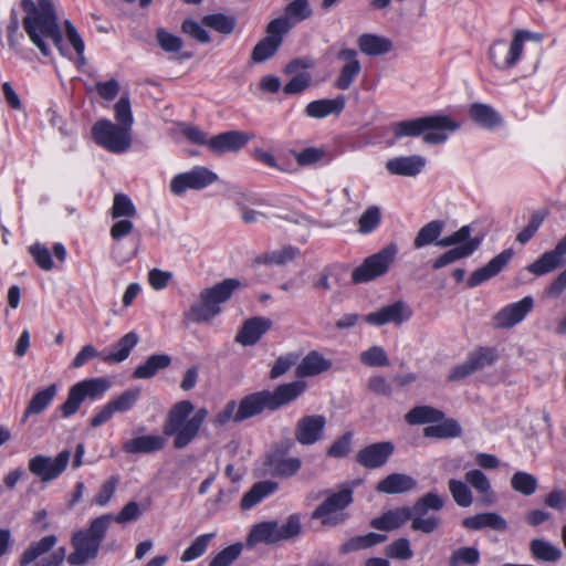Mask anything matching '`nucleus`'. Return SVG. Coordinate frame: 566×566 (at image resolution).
<instances>
[{
	"label": "nucleus",
	"mask_w": 566,
	"mask_h": 566,
	"mask_svg": "<svg viewBox=\"0 0 566 566\" xmlns=\"http://www.w3.org/2000/svg\"><path fill=\"white\" fill-rule=\"evenodd\" d=\"M444 506V500L434 492H428L419 497L411 509L399 507L389 510L379 517L370 521V526L379 531H394L411 520L413 531L426 534L433 533L440 527L441 521L436 515L427 516L429 510L440 511Z\"/></svg>",
	"instance_id": "nucleus-1"
},
{
	"label": "nucleus",
	"mask_w": 566,
	"mask_h": 566,
	"mask_svg": "<svg viewBox=\"0 0 566 566\" xmlns=\"http://www.w3.org/2000/svg\"><path fill=\"white\" fill-rule=\"evenodd\" d=\"M21 8L25 12L22 20L23 29L41 54L50 55L48 41L64 54L63 35L51 0H22Z\"/></svg>",
	"instance_id": "nucleus-2"
},
{
	"label": "nucleus",
	"mask_w": 566,
	"mask_h": 566,
	"mask_svg": "<svg viewBox=\"0 0 566 566\" xmlns=\"http://www.w3.org/2000/svg\"><path fill=\"white\" fill-rule=\"evenodd\" d=\"M305 382L280 385L273 391L261 390L243 397L237 409L235 422L244 421L265 410L274 411L295 400L305 390Z\"/></svg>",
	"instance_id": "nucleus-3"
},
{
	"label": "nucleus",
	"mask_w": 566,
	"mask_h": 566,
	"mask_svg": "<svg viewBox=\"0 0 566 566\" xmlns=\"http://www.w3.org/2000/svg\"><path fill=\"white\" fill-rule=\"evenodd\" d=\"M460 128V123L446 115L423 116L394 123L391 126L395 138L418 137L423 134L427 144H442L449 133Z\"/></svg>",
	"instance_id": "nucleus-4"
},
{
	"label": "nucleus",
	"mask_w": 566,
	"mask_h": 566,
	"mask_svg": "<svg viewBox=\"0 0 566 566\" xmlns=\"http://www.w3.org/2000/svg\"><path fill=\"white\" fill-rule=\"evenodd\" d=\"M193 405L189 400H182L172 406L168 413L164 432L174 436V447L182 449L187 447L198 434L205 422L208 411L206 408L198 409L191 418Z\"/></svg>",
	"instance_id": "nucleus-5"
},
{
	"label": "nucleus",
	"mask_w": 566,
	"mask_h": 566,
	"mask_svg": "<svg viewBox=\"0 0 566 566\" xmlns=\"http://www.w3.org/2000/svg\"><path fill=\"white\" fill-rule=\"evenodd\" d=\"M112 520L111 514L101 515L91 522L87 530L73 534L71 544L74 551L67 557L69 564L81 566L97 556Z\"/></svg>",
	"instance_id": "nucleus-6"
},
{
	"label": "nucleus",
	"mask_w": 566,
	"mask_h": 566,
	"mask_svg": "<svg viewBox=\"0 0 566 566\" xmlns=\"http://www.w3.org/2000/svg\"><path fill=\"white\" fill-rule=\"evenodd\" d=\"M241 286L237 279H226L212 287L200 292L199 302L191 305L188 317L196 323L208 322L220 312V304L227 302L233 292Z\"/></svg>",
	"instance_id": "nucleus-7"
},
{
	"label": "nucleus",
	"mask_w": 566,
	"mask_h": 566,
	"mask_svg": "<svg viewBox=\"0 0 566 566\" xmlns=\"http://www.w3.org/2000/svg\"><path fill=\"white\" fill-rule=\"evenodd\" d=\"M533 39L534 34L532 32L527 30H515L510 42L504 39H499L490 44L488 59L499 71L511 70L520 62L524 52L525 41Z\"/></svg>",
	"instance_id": "nucleus-8"
},
{
	"label": "nucleus",
	"mask_w": 566,
	"mask_h": 566,
	"mask_svg": "<svg viewBox=\"0 0 566 566\" xmlns=\"http://www.w3.org/2000/svg\"><path fill=\"white\" fill-rule=\"evenodd\" d=\"M111 388V381L105 377L84 379L73 385L66 400L61 405L62 417L73 416L85 399L97 400Z\"/></svg>",
	"instance_id": "nucleus-9"
},
{
	"label": "nucleus",
	"mask_w": 566,
	"mask_h": 566,
	"mask_svg": "<svg viewBox=\"0 0 566 566\" xmlns=\"http://www.w3.org/2000/svg\"><path fill=\"white\" fill-rule=\"evenodd\" d=\"M326 499L313 511L312 518L324 526H336L348 518L346 507L353 502V491L343 488L337 492L326 491Z\"/></svg>",
	"instance_id": "nucleus-10"
},
{
	"label": "nucleus",
	"mask_w": 566,
	"mask_h": 566,
	"mask_svg": "<svg viewBox=\"0 0 566 566\" xmlns=\"http://www.w3.org/2000/svg\"><path fill=\"white\" fill-rule=\"evenodd\" d=\"M92 137L97 145L114 154H123L132 145V130L105 118L93 125Z\"/></svg>",
	"instance_id": "nucleus-11"
},
{
	"label": "nucleus",
	"mask_w": 566,
	"mask_h": 566,
	"mask_svg": "<svg viewBox=\"0 0 566 566\" xmlns=\"http://www.w3.org/2000/svg\"><path fill=\"white\" fill-rule=\"evenodd\" d=\"M397 252V245L390 243L379 252L366 258L364 262L353 271L352 281L354 283H364L386 274L394 263Z\"/></svg>",
	"instance_id": "nucleus-12"
},
{
	"label": "nucleus",
	"mask_w": 566,
	"mask_h": 566,
	"mask_svg": "<svg viewBox=\"0 0 566 566\" xmlns=\"http://www.w3.org/2000/svg\"><path fill=\"white\" fill-rule=\"evenodd\" d=\"M443 228L444 222L442 220H432L428 222L418 231L413 240V247L416 249H421L431 243H436L438 247L447 248L460 244L467 241L471 235V227L463 226L452 234L438 240Z\"/></svg>",
	"instance_id": "nucleus-13"
},
{
	"label": "nucleus",
	"mask_w": 566,
	"mask_h": 566,
	"mask_svg": "<svg viewBox=\"0 0 566 566\" xmlns=\"http://www.w3.org/2000/svg\"><path fill=\"white\" fill-rule=\"evenodd\" d=\"M219 179L218 175L205 166H195L192 169L176 175L170 181V191L182 196L187 190L205 189Z\"/></svg>",
	"instance_id": "nucleus-14"
},
{
	"label": "nucleus",
	"mask_w": 566,
	"mask_h": 566,
	"mask_svg": "<svg viewBox=\"0 0 566 566\" xmlns=\"http://www.w3.org/2000/svg\"><path fill=\"white\" fill-rule=\"evenodd\" d=\"M70 457L69 450L61 451L55 458L38 454L29 460L28 468L42 482H49L56 479L65 470Z\"/></svg>",
	"instance_id": "nucleus-15"
},
{
	"label": "nucleus",
	"mask_w": 566,
	"mask_h": 566,
	"mask_svg": "<svg viewBox=\"0 0 566 566\" xmlns=\"http://www.w3.org/2000/svg\"><path fill=\"white\" fill-rule=\"evenodd\" d=\"M293 446L294 442L287 439L269 455L268 463L274 475L292 478L300 471L302 467L301 459L297 457H285Z\"/></svg>",
	"instance_id": "nucleus-16"
},
{
	"label": "nucleus",
	"mask_w": 566,
	"mask_h": 566,
	"mask_svg": "<svg viewBox=\"0 0 566 566\" xmlns=\"http://www.w3.org/2000/svg\"><path fill=\"white\" fill-rule=\"evenodd\" d=\"M566 234L558 241L553 250L545 251L537 260L530 263L526 270L535 276L546 275L565 263Z\"/></svg>",
	"instance_id": "nucleus-17"
},
{
	"label": "nucleus",
	"mask_w": 566,
	"mask_h": 566,
	"mask_svg": "<svg viewBox=\"0 0 566 566\" xmlns=\"http://www.w3.org/2000/svg\"><path fill=\"white\" fill-rule=\"evenodd\" d=\"M534 300L532 296H525L522 300L507 304L501 308L493 317L496 328H511L521 323L532 311Z\"/></svg>",
	"instance_id": "nucleus-18"
},
{
	"label": "nucleus",
	"mask_w": 566,
	"mask_h": 566,
	"mask_svg": "<svg viewBox=\"0 0 566 566\" xmlns=\"http://www.w3.org/2000/svg\"><path fill=\"white\" fill-rule=\"evenodd\" d=\"M337 59L343 63L333 85L337 90H348L361 71L358 53L354 49H342L337 52Z\"/></svg>",
	"instance_id": "nucleus-19"
},
{
	"label": "nucleus",
	"mask_w": 566,
	"mask_h": 566,
	"mask_svg": "<svg viewBox=\"0 0 566 566\" xmlns=\"http://www.w3.org/2000/svg\"><path fill=\"white\" fill-rule=\"evenodd\" d=\"M326 418L322 415L305 416L297 420L295 440L302 446H312L323 438Z\"/></svg>",
	"instance_id": "nucleus-20"
},
{
	"label": "nucleus",
	"mask_w": 566,
	"mask_h": 566,
	"mask_svg": "<svg viewBox=\"0 0 566 566\" xmlns=\"http://www.w3.org/2000/svg\"><path fill=\"white\" fill-rule=\"evenodd\" d=\"M411 310L402 302L397 301L392 304L386 305L376 312L367 314L364 319L366 323L374 326H382L386 324L399 325L411 317Z\"/></svg>",
	"instance_id": "nucleus-21"
},
{
	"label": "nucleus",
	"mask_w": 566,
	"mask_h": 566,
	"mask_svg": "<svg viewBox=\"0 0 566 566\" xmlns=\"http://www.w3.org/2000/svg\"><path fill=\"white\" fill-rule=\"evenodd\" d=\"M252 136L242 130H229L209 139V150L214 155H223L226 153H237L244 147Z\"/></svg>",
	"instance_id": "nucleus-22"
},
{
	"label": "nucleus",
	"mask_w": 566,
	"mask_h": 566,
	"mask_svg": "<svg viewBox=\"0 0 566 566\" xmlns=\"http://www.w3.org/2000/svg\"><path fill=\"white\" fill-rule=\"evenodd\" d=\"M514 252L512 249H505L500 254L490 260L484 266L472 272L467 281L469 287H475L489 279L497 275L511 261Z\"/></svg>",
	"instance_id": "nucleus-23"
},
{
	"label": "nucleus",
	"mask_w": 566,
	"mask_h": 566,
	"mask_svg": "<svg viewBox=\"0 0 566 566\" xmlns=\"http://www.w3.org/2000/svg\"><path fill=\"white\" fill-rule=\"evenodd\" d=\"M273 323L264 316L248 318L235 335V342L242 346H253L271 329Z\"/></svg>",
	"instance_id": "nucleus-24"
},
{
	"label": "nucleus",
	"mask_w": 566,
	"mask_h": 566,
	"mask_svg": "<svg viewBox=\"0 0 566 566\" xmlns=\"http://www.w3.org/2000/svg\"><path fill=\"white\" fill-rule=\"evenodd\" d=\"M394 450V444L389 441L373 443L361 449L357 453L356 460L367 469L380 468L387 462Z\"/></svg>",
	"instance_id": "nucleus-25"
},
{
	"label": "nucleus",
	"mask_w": 566,
	"mask_h": 566,
	"mask_svg": "<svg viewBox=\"0 0 566 566\" xmlns=\"http://www.w3.org/2000/svg\"><path fill=\"white\" fill-rule=\"evenodd\" d=\"M481 242H482L481 238H476V237L471 238L470 237L467 241H464L460 244H457L458 247L448 250L447 252L441 254L439 258H437L432 262V268L434 270H439V269H442L449 264H452L461 259L469 258L470 255L473 254V252L475 250H478Z\"/></svg>",
	"instance_id": "nucleus-26"
},
{
	"label": "nucleus",
	"mask_w": 566,
	"mask_h": 566,
	"mask_svg": "<svg viewBox=\"0 0 566 566\" xmlns=\"http://www.w3.org/2000/svg\"><path fill=\"white\" fill-rule=\"evenodd\" d=\"M462 526L471 531L491 528L496 532H505L509 524L504 517L496 512L479 513L462 520Z\"/></svg>",
	"instance_id": "nucleus-27"
},
{
	"label": "nucleus",
	"mask_w": 566,
	"mask_h": 566,
	"mask_svg": "<svg viewBox=\"0 0 566 566\" xmlns=\"http://www.w3.org/2000/svg\"><path fill=\"white\" fill-rule=\"evenodd\" d=\"M426 166V159L419 155L400 156L389 159L386 169L392 175L417 176Z\"/></svg>",
	"instance_id": "nucleus-28"
},
{
	"label": "nucleus",
	"mask_w": 566,
	"mask_h": 566,
	"mask_svg": "<svg viewBox=\"0 0 566 566\" xmlns=\"http://www.w3.org/2000/svg\"><path fill=\"white\" fill-rule=\"evenodd\" d=\"M346 104V98L338 95L335 98H322L308 103L305 107L306 116L311 118H324L328 115H339Z\"/></svg>",
	"instance_id": "nucleus-29"
},
{
	"label": "nucleus",
	"mask_w": 566,
	"mask_h": 566,
	"mask_svg": "<svg viewBox=\"0 0 566 566\" xmlns=\"http://www.w3.org/2000/svg\"><path fill=\"white\" fill-rule=\"evenodd\" d=\"M333 366L331 359L325 358L323 354L317 350L307 353L296 367V375L298 377H311L329 370Z\"/></svg>",
	"instance_id": "nucleus-30"
},
{
	"label": "nucleus",
	"mask_w": 566,
	"mask_h": 566,
	"mask_svg": "<svg viewBox=\"0 0 566 566\" xmlns=\"http://www.w3.org/2000/svg\"><path fill=\"white\" fill-rule=\"evenodd\" d=\"M165 444L166 440L161 436L149 434L125 441L123 450L129 454L151 453L161 450Z\"/></svg>",
	"instance_id": "nucleus-31"
},
{
	"label": "nucleus",
	"mask_w": 566,
	"mask_h": 566,
	"mask_svg": "<svg viewBox=\"0 0 566 566\" xmlns=\"http://www.w3.org/2000/svg\"><path fill=\"white\" fill-rule=\"evenodd\" d=\"M417 481L407 474L392 473L378 482L376 491L386 494L405 493L413 490Z\"/></svg>",
	"instance_id": "nucleus-32"
},
{
	"label": "nucleus",
	"mask_w": 566,
	"mask_h": 566,
	"mask_svg": "<svg viewBox=\"0 0 566 566\" xmlns=\"http://www.w3.org/2000/svg\"><path fill=\"white\" fill-rule=\"evenodd\" d=\"M468 113L470 118L483 128L492 129L502 124L501 115L489 104L473 103Z\"/></svg>",
	"instance_id": "nucleus-33"
},
{
	"label": "nucleus",
	"mask_w": 566,
	"mask_h": 566,
	"mask_svg": "<svg viewBox=\"0 0 566 566\" xmlns=\"http://www.w3.org/2000/svg\"><path fill=\"white\" fill-rule=\"evenodd\" d=\"M279 488V484L271 480L260 481L243 494L240 506L242 510H250L259 504L263 499L273 494Z\"/></svg>",
	"instance_id": "nucleus-34"
},
{
	"label": "nucleus",
	"mask_w": 566,
	"mask_h": 566,
	"mask_svg": "<svg viewBox=\"0 0 566 566\" xmlns=\"http://www.w3.org/2000/svg\"><path fill=\"white\" fill-rule=\"evenodd\" d=\"M57 387L52 384L44 389L36 391L29 401L22 416V423L27 422L29 416L43 412L56 396Z\"/></svg>",
	"instance_id": "nucleus-35"
},
{
	"label": "nucleus",
	"mask_w": 566,
	"mask_h": 566,
	"mask_svg": "<svg viewBox=\"0 0 566 566\" xmlns=\"http://www.w3.org/2000/svg\"><path fill=\"white\" fill-rule=\"evenodd\" d=\"M357 44L364 54L371 56L386 54L392 49V43L388 38L371 33L361 34Z\"/></svg>",
	"instance_id": "nucleus-36"
},
{
	"label": "nucleus",
	"mask_w": 566,
	"mask_h": 566,
	"mask_svg": "<svg viewBox=\"0 0 566 566\" xmlns=\"http://www.w3.org/2000/svg\"><path fill=\"white\" fill-rule=\"evenodd\" d=\"M277 522H262L254 525L248 536L247 545L253 547L259 543L274 544L280 542Z\"/></svg>",
	"instance_id": "nucleus-37"
},
{
	"label": "nucleus",
	"mask_w": 566,
	"mask_h": 566,
	"mask_svg": "<svg viewBox=\"0 0 566 566\" xmlns=\"http://www.w3.org/2000/svg\"><path fill=\"white\" fill-rule=\"evenodd\" d=\"M170 363L171 358L166 354L151 355L144 364L136 367L133 377L136 379H149L158 371L166 369Z\"/></svg>",
	"instance_id": "nucleus-38"
},
{
	"label": "nucleus",
	"mask_w": 566,
	"mask_h": 566,
	"mask_svg": "<svg viewBox=\"0 0 566 566\" xmlns=\"http://www.w3.org/2000/svg\"><path fill=\"white\" fill-rule=\"evenodd\" d=\"M139 336L135 332L125 334L116 344L115 349L102 357L105 363L118 364L124 361L132 349L138 344Z\"/></svg>",
	"instance_id": "nucleus-39"
},
{
	"label": "nucleus",
	"mask_w": 566,
	"mask_h": 566,
	"mask_svg": "<svg viewBox=\"0 0 566 566\" xmlns=\"http://www.w3.org/2000/svg\"><path fill=\"white\" fill-rule=\"evenodd\" d=\"M56 544L54 535H48L40 541L32 543L20 556V566H28L41 555L48 553Z\"/></svg>",
	"instance_id": "nucleus-40"
},
{
	"label": "nucleus",
	"mask_w": 566,
	"mask_h": 566,
	"mask_svg": "<svg viewBox=\"0 0 566 566\" xmlns=\"http://www.w3.org/2000/svg\"><path fill=\"white\" fill-rule=\"evenodd\" d=\"M56 544L54 535H48L40 541L32 543L20 556V566H28L41 555L48 553Z\"/></svg>",
	"instance_id": "nucleus-41"
},
{
	"label": "nucleus",
	"mask_w": 566,
	"mask_h": 566,
	"mask_svg": "<svg viewBox=\"0 0 566 566\" xmlns=\"http://www.w3.org/2000/svg\"><path fill=\"white\" fill-rule=\"evenodd\" d=\"M465 482L470 484L486 503L494 501V492L490 480L481 470L473 469L468 471L465 473Z\"/></svg>",
	"instance_id": "nucleus-42"
},
{
	"label": "nucleus",
	"mask_w": 566,
	"mask_h": 566,
	"mask_svg": "<svg viewBox=\"0 0 566 566\" xmlns=\"http://www.w3.org/2000/svg\"><path fill=\"white\" fill-rule=\"evenodd\" d=\"M530 551L536 559L543 562H557L562 557V551L544 539H532Z\"/></svg>",
	"instance_id": "nucleus-43"
},
{
	"label": "nucleus",
	"mask_w": 566,
	"mask_h": 566,
	"mask_svg": "<svg viewBox=\"0 0 566 566\" xmlns=\"http://www.w3.org/2000/svg\"><path fill=\"white\" fill-rule=\"evenodd\" d=\"M387 536L378 533H368L350 538L340 546V552L346 554L354 551L365 549L374 545L384 543Z\"/></svg>",
	"instance_id": "nucleus-44"
},
{
	"label": "nucleus",
	"mask_w": 566,
	"mask_h": 566,
	"mask_svg": "<svg viewBox=\"0 0 566 566\" xmlns=\"http://www.w3.org/2000/svg\"><path fill=\"white\" fill-rule=\"evenodd\" d=\"M283 39L265 36L256 43L251 53V60L254 63H262L273 56L280 48Z\"/></svg>",
	"instance_id": "nucleus-45"
},
{
	"label": "nucleus",
	"mask_w": 566,
	"mask_h": 566,
	"mask_svg": "<svg viewBox=\"0 0 566 566\" xmlns=\"http://www.w3.org/2000/svg\"><path fill=\"white\" fill-rule=\"evenodd\" d=\"M137 216V209L132 199L125 193H116L111 208L113 219H130Z\"/></svg>",
	"instance_id": "nucleus-46"
},
{
	"label": "nucleus",
	"mask_w": 566,
	"mask_h": 566,
	"mask_svg": "<svg viewBox=\"0 0 566 566\" xmlns=\"http://www.w3.org/2000/svg\"><path fill=\"white\" fill-rule=\"evenodd\" d=\"M449 492L460 507H469L473 503V494L468 483L457 479L448 481Z\"/></svg>",
	"instance_id": "nucleus-47"
},
{
	"label": "nucleus",
	"mask_w": 566,
	"mask_h": 566,
	"mask_svg": "<svg viewBox=\"0 0 566 566\" xmlns=\"http://www.w3.org/2000/svg\"><path fill=\"white\" fill-rule=\"evenodd\" d=\"M480 563V552L476 547L464 546L453 551L449 566H476Z\"/></svg>",
	"instance_id": "nucleus-48"
},
{
	"label": "nucleus",
	"mask_w": 566,
	"mask_h": 566,
	"mask_svg": "<svg viewBox=\"0 0 566 566\" xmlns=\"http://www.w3.org/2000/svg\"><path fill=\"white\" fill-rule=\"evenodd\" d=\"M443 413L432 407L419 406L412 408L406 415V421L410 424H420L427 422H434L442 419Z\"/></svg>",
	"instance_id": "nucleus-49"
},
{
	"label": "nucleus",
	"mask_w": 566,
	"mask_h": 566,
	"mask_svg": "<svg viewBox=\"0 0 566 566\" xmlns=\"http://www.w3.org/2000/svg\"><path fill=\"white\" fill-rule=\"evenodd\" d=\"M214 536L216 533H207L196 537L190 546L184 551L180 556V560L188 563L201 557L207 552V548Z\"/></svg>",
	"instance_id": "nucleus-50"
},
{
	"label": "nucleus",
	"mask_w": 566,
	"mask_h": 566,
	"mask_svg": "<svg viewBox=\"0 0 566 566\" xmlns=\"http://www.w3.org/2000/svg\"><path fill=\"white\" fill-rule=\"evenodd\" d=\"M511 486L514 491L530 496L536 492L537 479L531 473L517 471L511 478Z\"/></svg>",
	"instance_id": "nucleus-51"
},
{
	"label": "nucleus",
	"mask_w": 566,
	"mask_h": 566,
	"mask_svg": "<svg viewBox=\"0 0 566 566\" xmlns=\"http://www.w3.org/2000/svg\"><path fill=\"white\" fill-rule=\"evenodd\" d=\"M202 24L222 34H230L234 30L235 19L222 13L209 14L202 18Z\"/></svg>",
	"instance_id": "nucleus-52"
},
{
	"label": "nucleus",
	"mask_w": 566,
	"mask_h": 566,
	"mask_svg": "<svg viewBox=\"0 0 566 566\" xmlns=\"http://www.w3.org/2000/svg\"><path fill=\"white\" fill-rule=\"evenodd\" d=\"M361 364L368 367H387L390 364L387 353L380 346H371L359 354Z\"/></svg>",
	"instance_id": "nucleus-53"
},
{
	"label": "nucleus",
	"mask_w": 566,
	"mask_h": 566,
	"mask_svg": "<svg viewBox=\"0 0 566 566\" xmlns=\"http://www.w3.org/2000/svg\"><path fill=\"white\" fill-rule=\"evenodd\" d=\"M381 220L380 209L376 206H371L364 211L358 219V232L361 234H368L375 231Z\"/></svg>",
	"instance_id": "nucleus-54"
},
{
	"label": "nucleus",
	"mask_w": 566,
	"mask_h": 566,
	"mask_svg": "<svg viewBox=\"0 0 566 566\" xmlns=\"http://www.w3.org/2000/svg\"><path fill=\"white\" fill-rule=\"evenodd\" d=\"M461 428L454 420H448L436 426H429L424 428L426 437L433 438H454L460 436Z\"/></svg>",
	"instance_id": "nucleus-55"
},
{
	"label": "nucleus",
	"mask_w": 566,
	"mask_h": 566,
	"mask_svg": "<svg viewBox=\"0 0 566 566\" xmlns=\"http://www.w3.org/2000/svg\"><path fill=\"white\" fill-rule=\"evenodd\" d=\"M140 396V389L138 388H129L125 391H123L119 396L116 398L109 400L113 409L115 412H127L129 411Z\"/></svg>",
	"instance_id": "nucleus-56"
},
{
	"label": "nucleus",
	"mask_w": 566,
	"mask_h": 566,
	"mask_svg": "<svg viewBox=\"0 0 566 566\" xmlns=\"http://www.w3.org/2000/svg\"><path fill=\"white\" fill-rule=\"evenodd\" d=\"M545 218V211L539 210L533 212L527 226L517 233L516 241L521 244H526L535 235Z\"/></svg>",
	"instance_id": "nucleus-57"
},
{
	"label": "nucleus",
	"mask_w": 566,
	"mask_h": 566,
	"mask_svg": "<svg viewBox=\"0 0 566 566\" xmlns=\"http://www.w3.org/2000/svg\"><path fill=\"white\" fill-rule=\"evenodd\" d=\"M495 359L496 355L494 349L488 347H481L471 353L468 357V360L474 371L481 370L484 367L492 365Z\"/></svg>",
	"instance_id": "nucleus-58"
},
{
	"label": "nucleus",
	"mask_w": 566,
	"mask_h": 566,
	"mask_svg": "<svg viewBox=\"0 0 566 566\" xmlns=\"http://www.w3.org/2000/svg\"><path fill=\"white\" fill-rule=\"evenodd\" d=\"M386 555L394 559L407 560L413 556L408 538L400 537L395 539L386 547Z\"/></svg>",
	"instance_id": "nucleus-59"
},
{
	"label": "nucleus",
	"mask_w": 566,
	"mask_h": 566,
	"mask_svg": "<svg viewBox=\"0 0 566 566\" xmlns=\"http://www.w3.org/2000/svg\"><path fill=\"white\" fill-rule=\"evenodd\" d=\"M312 15V9L308 0H293L285 7V18L293 19L297 22L303 21Z\"/></svg>",
	"instance_id": "nucleus-60"
},
{
	"label": "nucleus",
	"mask_w": 566,
	"mask_h": 566,
	"mask_svg": "<svg viewBox=\"0 0 566 566\" xmlns=\"http://www.w3.org/2000/svg\"><path fill=\"white\" fill-rule=\"evenodd\" d=\"M242 544L235 543L219 552L209 566H230L241 554Z\"/></svg>",
	"instance_id": "nucleus-61"
},
{
	"label": "nucleus",
	"mask_w": 566,
	"mask_h": 566,
	"mask_svg": "<svg viewBox=\"0 0 566 566\" xmlns=\"http://www.w3.org/2000/svg\"><path fill=\"white\" fill-rule=\"evenodd\" d=\"M119 482V478L117 475H112L108 478L101 486V490L93 499V504L97 506H106L112 500L117 484Z\"/></svg>",
	"instance_id": "nucleus-62"
},
{
	"label": "nucleus",
	"mask_w": 566,
	"mask_h": 566,
	"mask_svg": "<svg viewBox=\"0 0 566 566\" xmlns=\"http://www.w3.org/2000/svg\"><path fill=\"white\" fill-rule=\"evenodd\" d=\"M115 118L118 122L117 125L123 127H128L132 130V126L134 123L130 102L128 97H120L118 102L114 106Z\"/></svg>",
	"instance_id": "nucleus-63"
},
{
	"label": "nucleus",
	"mask_w": 566,
	"mask_h": 566,
	"mask_svg": "<svg viewBox=\"0 0 566 566\" xmlns=\"http://www.w3.org/2000/svg\"><path fill=\"white\" fill-rule=\"evenodd\" d=\"M298 254V250L293 247H285L280 250L271 251L263 255L262 260L266 264H285L292 261Z\"/></svg>",
	"instance_id": "nucleus-64"
}]
</instances>
